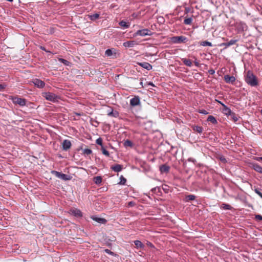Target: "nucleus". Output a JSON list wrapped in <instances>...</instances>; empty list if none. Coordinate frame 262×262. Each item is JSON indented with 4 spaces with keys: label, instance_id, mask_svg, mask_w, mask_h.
Returning <instances> with one entry per match:
<instances>
[{
    "label": "nucleus",
    "instance_id": "1",
    "mask_svg": "<svg viewBox=\"0 0 262 262\" xmlns=\"http://www.w3.org/2000/svg\"><path fill=\"white\" fill-rule=\"evenodd\" d=\"M245 80L248 85L251 86H255L258 85V80L256 77L250 71H247L246 73Z\"/></svg>",
    "mask_w": 262,
    "mask_h": 262
},
{
    "label": "nucleus",
    "instance_id": "2",
    "mask_svg": "<svg viewBox=\"0 0 262 262\" xmlns=\"http://www.w3.org/2000/svg\"><path fill=\"white\" fill-rule=\"evenodd\" d=\"M42 96L46 100L54 103L58 102L60 99L59 96L51 92H43L42 93Z\"/></svg>",
    "mask_w": 262,
    "mask_h": 262
},
{
    "label": "nucleus",
    "instance_id": "3",
    "mask_svg": "<svg viewBox=\"0 0 262 262\" xmlns=\"http://www.w3.org/2000/svg\"><path fill=\"white\" fill-rule=\"evenodd\" d=\"M51 173L56 176L57 178L63 180L64 181L70 180L72 177L69 176L56 170L51 171Z\"/></svg>",
    "mask_w": 262,
    "mask_h": 262
},
{
    "label": "nucleus",
    "instance_id": "4",
    "mask_svg": "<svg viewBox=\"0 0 262 262\" xmlns=\"http://www.w3.org/2000/svg\"><path fill=\"white\" fill-rule=\"evenodd\" d=\"M170 40L173 43H181L186 42L188 39L184 36H176L171 37Z\"/></svg>",
    "mask_w": 262,
    "mask_h": 262
},
{
    "label": "nucleus",
    "instance_id": "5",
    "mask_svg": "<svg viewBox=\"0 0 262 262\" xmlns=\"http://www.w3.org/2000/svg\"><path fill=\"white\" fill-rule=\"evenodd\" d=\"M12 100L14 104L18 105L20 106H24L26 105L27 100L25 98L14 97L12 98Z\"/></svg>",
    "mask_w": 262,
    "mask_h": 262
},
{
    "label": "nucleus",
    "instance_id": "6",
    "mask_svg": "<svg viewBox=\"0 0 262 262\" xmlns=\"http://www.w3.org/2000/svg\"><path fill=\"white\" fill-rule=\"evenodd\" d=\"M152 35L151 31L148 29H144L142 30H138L136 32H135L134 34V37H136L137 36H150Z\"/></svg>",
    "mask_w": 262,
    "mask_h": 262
},
{
    "label": "nucleus",
    "instance_id": "7",
    "mask_svg": "<svg viewBox=\"0 0 262 262\" xmlns=\"http://www.w3.org/2000/svg\"><path fill=\"white\" fill-rule=\"evenodd\" d=\"M32 82L36 87L39 89L43 88L45 86V82L39 79L35 78L33 79Z\"/></svg>",
    "mask_w": 262,
    "mask_h": 262
},
{
    "label": "nucleus",
    "instance_id": "8",
    "mask_svg": "<svg viewBox=\"0 0 262 262\" xmlns=\"http://www.w3.org/2000/svg\"><path fill=\"white\" fill-rule=\"evenodd\" d=\"M70 213L76 217H81L82 216V213L81 211L78 209H71L70 210Z\"/></svg>",
    "mask_w": 262,
    "mask_h": 262
},
{
    "label": "nucleus",
    "instance_id": "9",
    "mask_svg": "<svg viewBox=\"0 0 262 262\" xmlns=\"http://www.w3.org/2000/svg\"><path fill=\"white\" fill-rule=\"evenodd\" d=\"M140 100L139 96H135L130 100V105L135 106L140 104Z\"/></svg>",
    "mask_w": 262,
    "mask_h": 262
},
{
    "label": "nucleus",
    "instance_id": "10",
    "mask_svg": "<svg viewBox=\"0 0 262 262\" xmlns=\"http://www.w3.org/2000/svg\"><path fill=\"white\" fill-rule=\"evenodd\" d=\"M224 80L227 83L233 84L235 81V78L233 76L226 75L224 76Z\"/></svg>",
    "mask_w": 262,
    "mask_h": 262
},
{
    "label": "nucleus",
    "instance_id": "11",
    "mask_svg": "<svg viewBox=\"0 0 262 262\" xmlns=\"http://www.w3.org/2000/svg\"><path fill=\"white\" fill-rule=\"evenodd\" d=\"M91 219L97 223L100 224H105L106 223L107 221L106 219L104 218L99 217L96 216H92L91 217Z\"/></svg>",
    "mask_w": 262,
    "mask_h": 262
},
{
    "label": "nucleus",
    "instance_id": "12",
    "mask_svg": "<svg viewBox=\"0 0 262 262\" xmlns=\"http://www.w3.org/2000/svg\"><path fill=\"white\" fill-rule=\"evenodd\" d=\"M62 149L64 150H68L71 147V143L70 141L68 140H64L62 144Z\"/></svg>",
    "mask_w": 262,
    "mask_h": 262
},
{
    "label": "nucleus",
    "instance_id": "13",
    "mask_svg": "<svg viewBox=\"0 0 262 262\" xmlns=\"http://www.w3.org/2000/svg\"><path fill=\"white\" fill-rule=\"evenodd\" d=\"M159 170L161 173H167L169 172L170 170V167L166 164H163L160 166Z\"/></svg>",
    "mask_w": 262,
    "mask_h": 262
},
{
    "label": "nucleus",
    "instance_id": "14",
    "mask_svg": "<svg viewBox=\"0 0 262 262\" xmlns=\"http://www.w3.org/2000/svg\"><path fill=\"white\" fill-rule=\"evenodd\" d=\"M138 64L144 69L149 71L152 69V66L149 63L146 62H139Z\"/></svg>",
    "mask_w": 262,
    "mask_h": 262
},
{
    "label": "nucleus",
    "instance_id": "15",
    "mask_svg": "<svg viewBox=\"0 0 262 262\" xmlns=\"http://www.w3.org/2000/svg\"><path fill=\"white\" fill-rule=\"evenodd\" d=\"M237 41L238 39H231L229 41L221 43V46H223L225 47V48H227L229 46L234 45L236 42H237Z\"/></svg>",
    "mask_w": 262,
    "mask_h": 262
},
{
    "label": "nucleus",
    "instance_id": "16",
    "mask_svg": "<svg viewBox=\"0 0 262 262\" xmlns=\"http://www.w3.org/2000/svg\"><path fill=\"white\" fill-rule=\"evenodd\" d=\"M222 106L223 107V112L225 115L230 116V114H232V112L227 106L225 104H222Z\"/></svg>",
    "mask_w": 262,
    "mask_h": 262
},
{
    "label": "nucleus",
    "instance_id": "17",
    "mask_svg": "<svg viewBox=\"0 0 262 262\" xmlns=\"http://www.w3.org/2000/svg\"><path fill=\"white\" fill-rule=\"evenodd\" d=\"M136 45H137V43L135 40L127 41L123 43L124 47L128 48L133 47Z\"/></svg>",
    "mask_w": 262,
    "mask_h": 262
},
{
    "label": "nucleus",
    "instance_id": "18",
    "mask_svg": "<svg viewBox=\"0 0 262 262\" xmlns=\"http://www.w3.org/2000/svg\"><path fill=\"white\" fill-rule=\"evenodd\" d=\"M111 169L115 172L121 171L122 169V165L120 164H116L111 167Z\"/></svg>",
    "mask_w": 262,
    "mask_h": 262
},
{
    "label": "nucleus",
    "instance_id": "19",
    "mask_svg": "<svg viewBox=\"0 0 262 262\" xmlns=\"http://www.w3.org/2000/svg\"><path fill=\"white\" fill-rule=\"evenodd\" d=\"M251 166L252 168L257 172L262 173V167L257 163H252Z\"/></svg>",
    "mask_w": 262,
    "mask_h": 262
},
{
    "label": "nucleus",
    "instance_id": "20",
    "mask_svg": "<svg viewBox=\"0 0 262 262\" xmlns=\"http://www.w3.org/2000/svg\"><path fill=\"white\" fill-rule=\"evenodd\" d=\"M119 25L124 28H128L130 26V23L129 22H126L124 20H121L119 23Z\"/></svg>",
    "mask_w": 262,
    "mask_h": 262
},
{
    "label": "nucleus",
    "instance_id": "21",
    "mask_svg": "<svg viewBox=\"0 0 262 262\" xmlns=\"http://www.w3.org/2000/svg\"><path fill=\"white\" fill-rule=\"evenodd\" d=\"M220 207L224 210H232L233 208L231 205L226 203H222Z\"/></svg>",
    "mask_w": 262,
    "mask_h": 262
},
{
    "label": "nucleus",
    "instance_id": "22",
    "mask_svg": "<svg viewBox=\"0 0 262 262\" xmlns=\"http://www.w3.org/2000/svg\"><path fill=\"white\" fill-rule=\"evenodd\" d=\"M182 61L185 66L189 67H191L192 66V62L190 59L186 58H182Z\"/></svg>",
    "mask_w": 262,
    "mask_h": 262
},
{
    "label": "nucleus",
    "instance_id": "23",
    "mask_svg": "<svg viewBox=\"0 0 262 262\" xmlns=\"http://www.w3.org/2000/svg\"><path fill=\"white\" fill-rule=\"evenodd\" d=\"M99 15H100L99 13H95L93 14L89 15V17L91 20L94 21L99 18Z\"/></svg>",
    "mask_w": 262,
    "mask_h": 262
},
{
    "label": "nucleus",
    "instance_id": "24",
    "mask_svg": "<svg viewBox=\"0 0 262 262\" xmlns=\"http://www.w3.org/2000/svg\"><path fill=\"white\" fill-rule=\"evenodd\" d=\"M207 121L211 122L212 123L214 124L217 123V120H216L215 118L211 115H210L208 117Z\"/></svg>",
    "mask_w": 262,
    "mask_h": 262
},
{
    "label": "nucleus",
    "instance_id": "25",
    "mask_svg": "<svg viewBox=\"0 0 262 262\" xmlns=\"http://www.w3.org/2000/svg\"><path fill=\"white\" fill-rule=\"evenodd\" d=\"M134 243L137 248H143L144 247V245L140 241H135Z\"/></svg>",
    "mask_w": 262,
    "mask_h": 262
},
{
    "label": "nucleus",
    "instance_id": "26",
    "mask_svg": "<svg viewBox=\"0 0 262 262\" xmlns=\"http://www.w3.org/2000/svg\"><path fill=\"white\" fill-rule=\"evenodd\" d=\"M93 181L96 184L99 185L102 182V178L100 176L95 177L94 178Z\"/></svg>",
    "mask_w": 262,
    "mask_h": 262
},
{
    "label": "nucleus",
    "instance_id": "27",
    "mask_svg": "<svg viewBox=\"0 0 262 262\" xmlns=\"http://www.w3.org/2000/svg\"><path fill=\"white\" fill-rule=\"evenodd\" d=\"M123 145H124V146L125 147H132L133 146V142L130 140H125L123 143Z\"/></svg>",
    "mask_w": 262,
    "mask_h": 262
},
{
    "label": "nucleus",
    "instance_id": "28",
    "mask_svg": "<svg viewBox=\"0 0 262 262\" xmlns=\"http://www.w3.org/2000/svg\"><path fill=\"white\" fill-rule=\"evenodd\" d=\"M193 129L199 133H202L203 132V127L198 125L193 126Z\"/></svg>",
    "mask_w": 262,
    "mask_h": 262
},
{
    "label": "nucleus",
    "instance_id": "29",
    "mask_svg": "<svg viewBox=\"0 0 262 262\" xmlns=\"http://www.w3.org/2000/svg\"><path fill=\"white\" fill-rule=\"evenodd\" d=\"M107 115L109 116L117 118L119 116V113L116 111H114L113 110H112L111 112L108 113Z\"/></svg>",
    "mask_w": 262,
    "mask_h": 262
},
{
    "label": "nucleus",
    "instance_id": "30",
    "mask_svg": "<svg viewBox=\"0 0 262 262\" xmlns=\"http://www.w3.org/2000/svg\"><path fill=\"white\" fill-rule=\"evenodd\" d=\"M200 43L201 46H204V47L205 46H209V47L212 46V43L211 42H209L207 40L201 41Z\"/></svg>",
    "mask_w": 262,
    "mask_h": 262
},
{
    "label": "nucleus",
    "instance_id": "31",
    "mask_svg": "<svg viewBox=\"0 0 262 262\" xmlns=\"http://www.w3.org/2000/svg\"><path fill=\"white\" fill-rule=\"evenodd\" d=\"M196 196L193 194H189L186 196V201H193L195 199Z\"/></svg>",
    "mask_w": 262,
    "mask_h": 262
},
{
    "label": "nucleus",
    "instance_id": "32",
    "mask_svg": "<svg viewBox=\"0 0 262 262\" xmlns=\"http://www.w3.org/2000/svg\"><path fill=\"white\" fill-rule=\"evenodd\" d=\"M120 181L118 183L120 185H125L126 182V180L125 178L123 177V176H121L120 177Z\"/></svg>",
    "mask_w": 262,
    "mask_h": 262
},
{
    "label": "nucleus",
    "instance_id": "33",
    "mask_svg": "<svg viewBox=\"0 0 262 262\" xmlns=\"http://www.w3.org/2000/svg\"><path fill=\"white\" fill-rule=\"evenodd\" d=\"M192 18L191 17L185 18L184 20V23L185 25H190L192 23Z\"/></svg>",
    "mask_w": 262,
    "mask_h": 262
},
{
    "label": "nucleus",
    "instance_id": "34",
    "mask_svg": "<svg viewBox=\"0 0 262 262\" xmlns=\"http://www.w3.org/2000/svg\"><path fill=\"white\" fill-rule=\"evenodd\" d=\"M230 116H231L233 120L234 121V122H236L238 121V117L236 116V115L235 114V113H233V112H232V114H230Z\"/></svg>",
    "mask_w": 262,
    "mask_h": 262
},
{
    "label": "nucleus",
    "instance_id": "35",
    "mask_svg": "<svg viewBox=\"0 0 262 262\" xmlns=\"http://www.w3.org/2000/svg\"><path fill=\"white\" fill-rule=\"evenodd\" d=\"M101 150L103 155L108 157L110 156L109 152L103 146H102Z\"/></svg>",
    "mask_w": 262,
    "mask_h": 262
},
{
    "label": "nucleus",
    "instance_id": "36",
    "mask_svg": "<svg viewBox=\"0 0 262 262\" xmlns=\"http://www.w3.org/2000/svg\"><path fill=\"white\" fill-rule=\"evenodd\" d=\"M59 61L66 66H69L70 64V62L69 61L63 58H59Z\"/></svg>",
    "mask_w": 262,
    "mask_h": 262
},
{
    "label": "nucleus",
    "instance_id": "37",
    "mask_svg": "<svg viewBox=\"0 0 262 262\" xmlns=\"http://www.w3.org/2000/svg\"><path fill=\"white\" fill-rule=\"evenodd\" d=\"M254 191L258 194L261 198H262V192L260 188H256L254 187Z\"/></svg>",
    "mask_w": 262,
    "mask_h": 262
},
{
    "label": "nucleus",
    "instance_id": "38",
    "mask_svg": "<svg viewBox=\"0 0 262 262\" xmlns=\"http://www.w3.org/2000/svg\"><path fill=\"white\" fill-rule=\"evenodd\" d=\"M151 191L154 193H156L160 191V188L159 187H155L151 189Z\"/></svg>",
    "mask_w": 262,
    "mask_h": 262
},
{
    "label": "nucleus",
    "instance_id": "39",
    "mask_svg": "<svg viewBox=\"0 0 262 262\" xmlns=\"http://www.w3.org/2000/svg\"><path fill=\"white\" fill-rule=\"evenodd\" d=\"M105 54L107 56H112L113 55L112 49H107L105 52Z\"/></svg>",
    "mask_w": 262,
    "mask_h": 262
},
{
    "label": "nucleus",
    "instance_id": "40",
    "mask_svg": "<svg viewBox=\"0 0 262 262\" xmlns=\"http://www.w3.org/2000/svg\"><path fill=\"white\" fill-rule=\"evenodd\" d=\"M92 150L89 148H85L83 149V154L86 155L91 154Z\"/></svg>",
    "mask_w": 262,
    "mask_h": 262
},
{
    "label": "nucleus",
    "instance_id": "41",
    "mask_svg": "<svg viewBox=\"0 0 262 262\" xmlns=\"http://www.w3.org/2000/svg\"><path fill=\"white\" fill-rule=\"evenodd\" d=\"M96 143L98 145H100L101 147L103 146V145H102V139L101 138H99L98 139H97L96 140Z\"/></svg>",
    "mask_w": 262,
    "mask_h": 262
},
{
    "label": "nucleus",
    "instance_id": "42",
    "mask_svg": "<svg viewBox=\"0 0 262 262\" xmlns=\"http://www.w3.org/2000/svg\"><path fill=\"white\" fill-rule=\"evenodd\" d=\"M198 112V113L204 115H207L208 114V112L205 110H199Z\"/></svg>",
    "mask_w": 262,
    "mask_h": 262
},
{
    "label": "nucleus",
    "instance_id": "43",
    "mask_svg": "<svg viewBox=\"0 0 262 262\" xmlns=\"http://www.w3.org/2000/svg\"><path fill=\"white\" fill-rule=\"evenodd\" d=\"M104 252L106 253H107L110 255H114V253L112 251H111L109 249H106L104 250Z\"/></svg>",
    "mask_w": 262,
    "mask_h": 262
},
{
    "label": "nucleus",
    "instance_id": "44",
    "mask_svg": "<svg viewBox=\"0 0 262 262\" xmlns=\"http://www.w3.org/2000/svg\"><path fill=\"white\" fill-rule=\"evenodd\" d=\"M231 197L234 198L236 200H243V199H242L241 196L239 195H237L236 196L231 195Z\"/></svg>",
    "mask_w": 262,
    "mask_h": 262
},
{
    "label": "nucleus",
    "instance_id": "45",
    "mask_svg": "<svg viewBox=\"0 0 262 262\" xmlns=\"http://www.w3.org/2000/svg\"><path fill=\"white\" fill-rule=\"evenodd\" d=\"M188 161L193 162L194 164H195L196 163V160L192 158H188Z\"/></svg>",
    "mask_w": 262,
    "mask_h": 262
},
{
    "label": "nucleus",
    "instance_id": "46",
    "mask_svg": "<svg viewBox=\"0 0 262 262\" xmlns=\"http://www.w3.org/2000/svg\"><path fill=\"white\" fill-rule=\"evenodd\" d=\"M92 123L93 125H94L95 126H97L99 124V123L96 120H94L93 123Z\"/></svg>",
    "mask_w": 262,
    "mask_h": 262
},
{
    "label": "nucleus",
    "instance_id": "47",
    "mask_svg": "<svg viewBox=\"0 0 262 262\" xmlns=\"http://www.w3.org/2000/svg\"><path fill=\"white\" fill-rule=\"evenodd\" d=\"M220 159L222 162L224 163H226L227 162L226 158L223 156L220 157Z\"/></svg>",
    "mask_w": 262,
    "mask_h": 262
},
{
    "label": "nucleus",
    "instance_id": "48",
    "mask_svg": "<svg viewBox=\"0 0 262 262\" xmlns=\"http://www.w3.org/2000/svg\"><path fill=\"white\" fill-rule=\"evenodd\" d=\"M208 73L210 75H213L215 73V71L213 69H210L208 71Z\"/></svg>",
    "mask_w": 262,
    "mask_h": 262
},
{
    "label": "nucleus",
    "instance_id": "49",
    "mask_svg": "<svg viewBox=\"0 0 262 262\" xmlns=\"http://www.w3.org/2000/svg\"><path fill=\"white\" fill-rule=\"evenodd\" d=\"M256 219H257L259 220H262V215H256Z\"/></svg>",
    "mask_w": 262,
    "mask_h": 262
},
{
    "label": "nucleus",
    "instance_id": "50",
    "mask_svg": "<svg viewBox=\"0 0 262 262\" xmlns=\"http://www.w3.org/2000/svg\"><path fill=\"white\" fill-rule=\"evenodd\" d=\"M5 88V85L0 84V91L3 90Z\"/></svg>",
    "mask_w": 262,
    "mask_h": 262
},
{
    "label": "nucleus",
    "instance_id": "51",
    "mask_svg": "<svg viewBox=\"0 0 262 262\" xmlns=\"http://www.w3.org/2000/svg\"><path fill=\"white\" fill-rule=\"evenodd\" d=\"M147 245L150 247H154L153 244L150 242H147Z\"/></svg>",
    "mask_w": 262,
    "mask_h": 262
},
{
    "label": "nucleus",
    "instance_id": "52",
    "mask_svg": "<svg viewBox=\"0 0 262 262\" xmlns=\"http://www.w3.org/2000/svg\"><path fill=\"white\" fill-rule=\"evenodd\" d=\"M39 48H40L41 50H43V51H46V52H48V51H47V50H46V48H45L44 47H43V46H40Z\"/></svg>",
    "mask_w": 262,
    "mask_h": 262
},
{
    "label": "nucleus",
    "instance_id": "53",
    "mask_svg": "<svg viewBox=\"0 0 262 262\" xmlns=\"http://www.w3.org/2000/svg\"><path fill=\"white\" fill-rule=\"evenodd\" d=\"M194 64L196 67L199 66V63L197 61H194Z\"/></svg>",
    "mask_w": 262,
    "mask_h": 262
},
{
    "label": "nucleus",
    "instance_id": "54",
    "mask_svg": "<svg viewBox=\"0 0 262 262\" xmlns=\"http://www.w3.org/2000/svg\"><path fill=\"white\" fill-rule=\"evenodd\" d=\"M241 25H242V29H243V30H244V28L245 27H246V26L245 24H242Z\"/></svg>",
    "mask_w": 262,
    "mask_h": 262
},
{
    "label": "nucleus",
    "instance_id": "55",
    "mask_svg": "<svg viewBox=\"0 0 262 262\" xmlns=\"http://www.w3.org/2000/svg\"><path fill=\"white\" fill-rule=\"evenodd\" d=\"M134 204V203L133 202H130L128 203V206H132Z\"/></svg>",
    "mask_w": 262,
    "mask_h": 262
},
{
    "label": "nucleus",
    "instance_id": "56",
    "mask_svg": "<svg viewBox=\"0 0 262 262\" xmlns=\"http://www.w3.org/2000/svg\"><path fill=\"white\" fill-rule=\"evenodd\" d=\"M148 85H151V86H155V85L154 84V83L151 82H149L148 83Z\"/></svg>",
    "mask_w": 262,
    "mask_h": 262
},
{
    "label": "nucleus",
    "instance_id": "57",
    "mask_svg": "<svg viewBox=\"0 0 262 262\" xmlns=\"http://www.w3.org/2000/svg\"><path fill=\"white\" fill-rule=\"evenodd\" d=\"M140 85L141 86V88L143 87V82L142 81H140Z\"/></svg>",
    "mask_w": 262,
    "mask_h": 262
},
{
    "label": "nucleus",
    "instance_id": "58",
    "mask_svg": "<svg viewBox=\"0 0 262 262\" xmlns=\"http://www.w3.org/2000/svg\"><path fill=\"white\" fill-rule=\"evenodd\" d=\"M186 13H188L189 11V9L188 8H185Z\"/></svg>",
    "mask_w": 262,
    "mask_h": 262
},
{
    "label": "nucleus",
    "instance_id": "59",
    "mask_svg": "<svg viewBox=\"0 0 262 262\" xmlns=\"http://www.w3.org/2000/svg\"><path fill=\"white\" fill-rule=\"evenodd\" d=\"M216 101L220 104H221L222 105V104H224L223 102H222L221 101H219V100H216Z\"/></svg>",
    "mask_w": 262,
    "mask_h": 262
}]
</instances>
